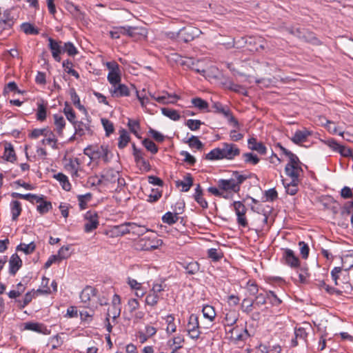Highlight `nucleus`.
I'll return each instance as SVG.
<instances>
[{
  "mask_svg": "<svg viewBox=\"0 0 353 353\" xmlns=\"http://www.w3.org/2000/svg\"><path fill=\"white\" fill-rule=\"evenodd\" d=\"M165 284L162 281L161 283H154L151 289L146 294L145 299V305L150 306L151 308H154L158 305L161 299H162V294L165 291Z\"/></svg>",
  "mask_w": 353,
  "mask_h": 353,
  "instance_id": "1",
  "label": "nucleus"
},
{
  "mask_svg": "<svg viewBox=\"0 0 353 353\" xmlns=\"http://www.w3.org/2000/svg\"><path fill=\"white\" fill-rule=\"evenodd\" d=\"M108 145H90L84 149L83 153L88 156L90 159H103L104 161H108Z\"/></svg>",
  "mask_w": 353,
  "mask_h": 353,
  "instance_id": "2",
  "label": "nucleus"
},
{
  "mask_svg": "<svg viewBox=\"0 0 353 353\" xmlns=\"http://www.w3.org/2000/svg\"><path fill=\"white\" fill-rule=\"evenodd\" d=\"M163 243L161 239L154 235L145 236L141 238L137 243V248L141 250L152 251L159 248Z\"/></svg>",
  "mask_w": 353,
  "mask_h": 353,
  "instance_id": "3",
  "label": "nucleus"
},
{
  "mask_svg": "<svg viewBox=\"0 0 353 353\" xmlns=\"http://www.w3.org/2000/svg\"><path fill=\"white\" fill-rule=\"evenodd\" d=\"M227 334H230V339L231 341L239 343V342L245 341L249 337L250 334L246 327H240L239 325L230 327V329L226 328Z\"/></svg>",
  "mask_w": 353,
  "mask_h": 353,
  "instance_id": "4",
  "label": "nucleus"
},
{
  "mask_svg": "<svg viewBox=\"0 0 353 353\" xmlns=\"http://www.w3.org/2000/svg\"><path fill=\"white\" fill-rule=\"evenodd\" d=\"M199 30L192 26L181 28L177 33L176 37L179 41L188 43L198 36Z\"/></svg>",
  "mask_w": 353,
  "mask_h": 353,
  "instance_id": "5",
  "label": "nucleus"
},
{
  "mask_svg": "<svg viewBox=\"0 0 353 353\" xmlns=\"http://www.w3.org/2000/svg\"><path fill=\"white\" fill-rule=\"evenodd\" d=\"M237 216V223L239 225L245 228L248 226V221L245 217L247 209L241 201H234L232 204Z\"/></svg>",
  "mask_w": 353,
  "mask_h": 353,
  "instance_id": "6",
  "label": "nucleus"
},
{
  "mask_svg": "<svg viewBox=\"0 0 353 353\" xmlns=\"http://www.w3.org/2000/svg\"><path fill=\"white\" fill-rule=\"evenodd\" d=\"M84 231L90 233L97 228L99 223L97 213L88 211L85 214Z\"/></svg>",
  "mask_w": 353,
  "mask_h": 353,
  "instance_id": "7",
  "label": "nucleus"
},
{
  "mask_svg": "<svg viewBox=\"0 0 353 353\" xmlns=\"http://www.w3.org/2000/svg\"><path fill=\"white\" fill-rule=\"evenodd\" d=\"M222 152L223 159L232 160L240 154V149L233 143H222Z\"/></svg>",
  "mask_w": 353,
  "mask_h": 353,
  "instance_id": "8",
  "label": "nucleus"
},
{
  "mask_svg": "<svg viewBox=\"0 0 353 353\" xmlns=\"http://www.w3.org/2000/svg\"><path fill=\"white\" fill-rule=\"evenodd\" d=\"M248 50L252 52H260L266 47V41L262 37H250L246 40Z\"/></svg>",
  "mask_w": 353,
  "mask_h": 353,
  "instance_id": "9",
  "label": "nucleus"
},
{
  "mask_svg": "<svg viewBox=\"0 0 353 353\" xmlns=\"http://www.w3.org/2000/svg\"><path fill=\"white\" fill-rule=\"evenodd\" d=\"M49 48L51 50L52 55L54 60L57 62L61 61L60 54L63 52L62 41H57L52 38L48 39Z\"/></svg>",
  "mask_w": 353,
  "mask_h": 353,
  "instance_id": "10",
  "label": "nucleus"
},
{
  "mask_svg": "<svg viewBox=\"0 0 353 353\" xmlns=\"http://www.w3.org/2000/svg\"><path fill=\"white\" fill-rule=\"evenodd\" d=\"M285 263L292 268H296L300 265L299 258L295 255L293 250L289 248L283 249V256Z\"/></svg>",
  "mask_w": 353,
  "mask_h": 353,
  "instance_id": "11",
  "label": "nucleus"
},
{
  "mask_svg": "<svg viewBox=\"0 0 353 353\" xmlns=\"http://www.w3.org/2000/svg\"><path fill=\"white\" fill-rule=\"evenodd\" d=\"M217 185L218 188L223 191H232L237 193L240 190V187L236 185L232 177L229 179H219L217 182Z\"/></svg>",
  "mask_w": 353,
  "mask_h": 353,
  "instance_id": "12",
  "label": "nucleus"
},
{
  "mask_svg": "<svg viewBox=\"0 0 353 353\" xmlns=\"http://www.w3.org/2000/svg\"><path fill=\"white\" fill-rule=\"evenodd\" d=\"M149 95L151 98L154 99L159 103L166 104V103H174L179 99V97L176 94H170L168 92L165 93V95L163 96H156L155 94H152L149 92Z\"/></svg>",
  "mask_w": 353,
  "mask_h": 353,
  "instance_id": "13",
  "label": "nucleus"
},
{
  "mask_svg": "<svg viewBox=\"0 0 353 353\" xmlns=\"http://www.w3.org/2000/svg\"><path fill=\"white\" fill-rule=\"evenodd\" d=\"M22 260L17 253L13 254L9 260V273L14 276L22 266Z\"/></svg>",
  "mask_w": 353,
  "mask_h": 353,
  "instance_id": "14",
  "label": "nucleus"
},
{
  "mask_svg": "<svg viewBox=\"0 0 353 353\" xmlns=\"http://www.w3.org/2000/svg\"><path fill=\"white\" fill-rule=\"evenodd\" d=\"M110 92L113 97H128L130 94L128 87L120 83L112 86Z\"/></svg>",
  "mask_w": 353,
  "mask_h": 353,
  "instance_id": "15",
  "label": "nucleus"
},
{
  "mask_svg": "<svg viewBox=\"0 0 353 353\" xmlns=\"http://www.w3.org/2000/svg\"><path fill=\"white\" fill-rule=\"evenodd\" d=\"M24 328L46 335L50 333V330L46 325L40 323L27 322L24 324Z\"/></svg>",
  "mask_w": 353,
  "mask_h": 353,
  "instance_id": "16",
  "label": "nucleus"
},
{
  "mask_svg": "<svg viewBox=\"0 0 353 353\" xmlns=\"http://www.w3.org/2000/svg\"><path fill=\"white\" fill-rule=\"evenodd\" d=\"M248 147L252 150H255L261 154H265L267 152V148L261 142H257L256 139L254 137L250 138L248 141Z\"/></svg>",
  "mask_w": 353,
  "mask_h": 353,
  "instance_id": "17",
  "label": "nucleus"
},
{
  "mask_svg": "<svg viewBox=\"0 0 353 353\" xmlns=\"http://www.w3.org/2000/svg\"><path fill=\"white\" fill-rule=\"evenodd\" d=\"M285 172L287 176H290L294 181L299 180L300 172H302L301 166L286 165Z\"/></svg>",
  "mask_w": 353,
  "mask_h": 353,
  "instance_id": "18",
  "label": "nucleus"
},
{
  "mask_svg": "<svg viewBox=\"0 0 353 353\" xmlns=\"http://www.w3.org/2000/svg\"><path fill=\"white\" fill-rule=\"evenodd\" d=\"M37 119L40 121L46 120L47 117V103L43 99L37 101Z\"/></svg>",
  "mask_w": 353,
  "mask_h": 353,
  "instance_id": "19",
  "label": "nucleus"
},
{
  "mask_svg": "<svg viewBox=\"0 0 353 353\" xmlns=\"http://www.w3.org/2000/svg\"><path fill=\"white\" fill-rule=\"evenodd\" d=\"M181 264L182 267L185 270L186 273L188 274H195L200 270V264L195 261H191L190 262L184 261Z\"/></svg>",
  "mask_w": 353,
  "mask_h": 353,
  "instance_id": "20",
  "label": "nucleus"
},
{
  "mask_svg": "<svg viewBox=\"0 0 353 353\" xmlns=\"http://www.w3.org/2000/svg\"><path fill=\"white\" fill-rule=\"evenodd\" d=\"M310 134V132L307 130H297L295 132L294 136L291 138V140L295 144H300L306 141L307 137Z\"/></svg>",
  "mask_w": 353,
  "mask_h": 353,
  "instance_id": "21",
  "label": "nucleus"
},
{
  "mask_svg": "<svg viewBox=\"0 0 353 353\" xmlns=\"http://www.w3.org/2000/svg\"><path fill=\"white\" fill-rule=\"evenodd\" d=\"M75 130V134L82 137L85 134L86 132L91 131L89 123H83V121H75L72 123Z\"/></svg>",
  "mask_w": 353,
  "mask_h": 353,
  "instance_id": "22",
  "label": "nucleus"
},
{
  "mask_svg": "<svg viewBox=\"0 0 353 353\" xmlns=\"http://www.w3.org/2000/svg\"><path fill=\"white\" fill-rule=\"evenodd\" d=\"M3 157L7 161L14 162L16 160V154L13 145L10 143L4 144Z\"/></svg>",
  "mask_w": 353,
  "mask_h": 353,
  "instance_id": "23",
  "label": "nucleus"
},
{
  "mask_svg": "<svg viewBox=\"0 0 353 353\" xmlns=\"http://www.w3.org/2000/svg\"><path fill=\"white\" fill-rule=\"evenodd\" d=\"M193 185V178L190 174H187L184 176L183 181H177L176 185L182 187V192H188Z\"/></svg>",
  "mask_w": 353,
  "mask_h": 353,
  "instance_id": "24",
  "label": "nucleus"
},
{
  "mask_svg": "<svg viewBox=\"0 0 353 353\" xmlns=\"http://www.w3.org/2000/svg\"><path fill=\"white\" fill-rule=\"evenodd\" d=\"M119 175V172L113 169H107L103 171V173L101 174V178L104 180V181L108 183H116V180Z\"/></svg>",
  "mask_w": 353,
  "mask_h": 353,
  "instance_id": "25",
  "label": "nucleus"
},
{
  "mask_svg": "<svg viewBox=\"0 0 353 353\" xmlns=\"http://www.w3.org/2000/svg\"><path fill=\"white\" fill-rule=\"evenodd\" d=\"M237 320V314L234 311H230L226 313L223 320L225 328L230 329V327H233Z\"/></svg>",
  "mask_w": 353,
  "mask_h": 353,
  "instance_id": "26",
  "label": "nucleus"
},
{
  "mask_svg": "<svg viewBox=\"0 0 353 353\" xmlns=\"http://www.w3.org/2000/svg\"><path fill=\"white\" fill-rule=\"evenodd\" d=\"M129 223V234H132L134 235L141 236L144 234L145 232L148 231V229L146 228L144 225H138L134 222H128Z\"/></svg>",
  "mask_w": 353,
  "mask_h": 353,
  "instance_id": "27",
  "label": "nucleus"
},
{
  "mask_svg": "<svg viewBox=\"0 0 353 353\" xmlns=\"http://www.w3.org/2000/svg\"><path fill=\"white\" fill-rule=\"evenodd\" d=\"M96 294V290L93 288L91 286H87L85 287L80 294V299L81 300V302L84 303H88L91 297L95 296Z\"/></svg>",
  "mask_w": 353,
  "mask_h": 353,
  "instance_id": "28",
  "label": "nucleus"
},
{
  "mask_svg": "<svg viewBox=\"0 0 353 353\" xmlns=\"http://www.w3.org/2000/svg\"><path fill=\"white\" fill-rule=\"evenodd\" d=\"M53 177L59 182L60 185L64 190L70 191L71 190L72 185L66 175L61 172H59L56 174H54Z\"/></svg>",
  "mask_w": 353,
  "mask_h": 353,
  "instance_id": "29",
  "label": "nucleus"
},
{
  "mask_svg": "<svg viewBox=\"0 0 353 353\" xmlns=\"http://www.w3.org/2000/svg\"><path fill=\"white\" fill-rule=\"evenodd\" d=\"M115 236H123L129 234V223L125 222L122 224L114 225L111 230Z\"/></svg>",
  "mask_w": 353,
  "mask_h": 353,
  "instance_id": "30",
  "label": "nucleus"
},
{
  "mask_svg": "<svg viewBox=\"0 0 353 353\" xmlns=\"http://www.w3.org/2000/svg\"><path fill=\"white\" fill-rule=\"evenodd\" d=\"M54 123L55 125V130L59 136L63 135V130L65 125V121L61 115H54Z\"/></svg>",
  "mask_w": 353,
  "mask_h": 353,
  "instance_id": "31",
  "label": "nucleus"
},
{
  "mask_svg": "<svg viewBox=\"0 0 353 353\" xmlns=\"http://www.w3.org/2000/svg\"><path fill=\"white\" fill-rule=\"evenodd\" d=\"M212 108L214 113L223 114L225 117L229 115L230 111V108L227 105H223L220 102H213Z\"/></svg>",
  "mask_w": 353,
  "mask_h": 353,
  "instance_id": "32",
  "label": "nucleus"
},
{
  "mask_svg": "<svg viewBox=\"0 0 353 353\" xmlns=\"http://www.w3.org/2000/svg\"><path fill=\"white\" fill-rule=\"evenodd\" d=\"M192 103L194 107L197 108L199 110L201 111H205L207 112H210L211 110H208V103L203 100L200 97L193 98L191 100Z\"/></svg>",
  "mask_w": 353,
  "mask_h": 353,
  "instance_id": "33",
  "label": "nucleus"
},
{
  "mask_svg": "<svg viewBox=\"0 0 353 353\" xmlns=\"http://www.w3.org/2000/svg\"><path fill=\"white\" fill-rule=\"evenodd\" d=\"M130 140V138L128 132L124 129L121 130L119 131L118 147L120 149H123L125 147H126Z\"/></svg>",
  "mask_w": 353,
  "mask_h": 353,
  "instance_id": "34",
  "label": "nucleus"
},
{
  "mask_svg": "<svg viewBox=\"0 0 353 353\" xmlns=\"http://www.w3.org/2000/svg\"><path fill=\"white\" fill-rule=\"evenodd\" d=\"M36 249V245L34 243L30 242L28 244L21 243L16 248L17 251H21L24 252L26 254H30L34 252Z\"/></svg>",
  "mask_w": 353,
  "mask_h": 353,
  "instance_id": "35",
  "label": "nucleus"
},
{
  "mask_svg": "<svg viewBox=\"0 0 353 353\" xmlns=\"http://www.w3.org/2000/svg\"><path fill=\"white\" fill-rule=\"evenodd\" d=\"M202 313L203 317L208 319L212 323L216 317V312L214 307L206 305L203 307Z\"/></svg>",
  "mask_w": 353,
  "mask_h": 353,
  "instance_id": "36",
  "label": "nucleus"
},
{
  "mask_svg": "<svg viewBox=\"0 0 353 353\" xmlns=\"http://www.w3.org/2000/svg\"><path fill=\"white\" fill-rule=\"evenodd\" d=\"M12 219L16 221L21 213L22 208L21 203L18 201L11 202Z\"/></svg>",
  "mask_w": 353,
  "mask_h": 353,
  "instance_id": "37",
  "label": "nucleus"
},
{
  "mask_svg": "<svg viewBox=\"0 0 353 353\" xmlns=\"http://www.w3.org/2000/svg\"><path fill=\"white\" fill-rule=\"evenodd\" d=\"M161 112L164 116L170 118L173 121H179L181 118V115L178 111L174 109L163 108H161Z\"/></svg>",
  "mask_w": 353,
  "mask_h": 353,
  "instance_id": "38",
  "label": "nucleus"
},
{
  "mask_svg": "<svg viewBox=\"0 0 353 353\" xmlns=\"http://www.w3.org/2000/svg\"><path fill=\"white\" fill-rule=\"evenodd\" d=\"M222 149L216 148L211 150L209 153L205 155V159L210 161L223 159Z\"/></svg>",
  "mask_w": 353,
  "mask_h": 353,
  "instance_id": "39",
  "label": "nucleus"
},
{
  "mask_svg": "<svg viewBox=\"0 0 353 353\" xmlns=\"http://www.w3.org/2000/svg\"><path fill=\"white\" fill-rule=\"evenodd\" d=\"M62 66L68 74L74 77L77 79L80 78L79 74L75 70L72 69V63L69 59L63 61Z\"/></svg>",
  "mask_w": 353,
  "mask_h": 353,
  "instance_id": "40",
  "label": "nucleus"
},
{
  "mask_svg": "<svg viewBox=\"0 0 353 353\" xmlns=\"http://www.w3.org/2000/svg\"><path fill=\"white\" fill-rule=\"evenodd\" d=\"M80 165V161L78 158H70L68 163L65 164V168L67 170L71 172H77Z\"/></svg>",
  "mask_w": 353,
  "mask_h": 353,
  "instance_id": "41",
  "label": "nucleus"
},
{
  "mask_svg": "<svg viewBox=\"0 0 353 353\" xmlns=\"http://www.w3.org/2000/svg\"><path fill=\"white\" fill-rule=\"evenodd\" d=\"M242 157L244 160V162L247 164L256 165L260 161L257 155L252 152L243 153Z\"/></svg>",
  "mask_w": 353,
  "mask_h": 353,
  "instance_id": "42",
  "label": "nucleus"
},
{
  "mask_svg": "<svg viewBox=\"0 0 353 353\" xmlns=\"http://www.w3.org/2000/svg\"><path fill=\"white\" fill-rule=\"evenodd\" d=\"M179 216L174 212H168L162 216V221L168 225H172L176 223Z\"/></svg>",
  "mask_w": 353,
  "mask_h": 353,
  "instance_id": "43",
  "label": "nucleus"
},
{
  "mask_svg": "<svg viewBox=\"0 0 353 353\" xmlns=\"http://www.w3.org/2000/svg\"><path fill=\"white\" fill-rule=\"evenodd\" d=\"M63 112L67 119L72 123L75 122L76 114L72 108L67 103H65Z\"/></svg>",
  "mask_w": 353,
  "mask_h": 353,
  "instance_id": "44",
  "label": "nucleus"
},
{
  "mask_svg": "<svg viewBox=\"0 0 353 353\" xmlns=\"http://www.w3.org/2000/svg\"><path fill=\"white\" fill-rule=\"evenodd\" d=\"M63 52H66L69 56L74 57L78 54V50L72 42H66L63 46Z\"/></svg>",
  "mask_w": 353,
  "mask_h": 353,
  "instance_id": "45",
  "label": "nucleus"
},
{
  "mask_svg": "<svg viewBox=\"0 0 353 353\" xmlns=\"http://www.w3.org/2000/svg\"><path fill=\"white\" fill-rule=\"evenodd\" d=\"M52 208V205L50 201L42 200L37 205V210L41 214H44L48 212Z\"/></svg>",
  "mask_w": 353,
  "mask_h": 353,
  "instance_id": "46",
  "label": "nucleus"
},
{
  "mask_svg": "<svg viewBox=\"0 0 353 353\" xmlns=\"http://www.w3.org/2000/svg\"><path fill=\"white\" fill-rule=\"evenodd\" d=\"M108 80L112 85V87L120 83L121 80L120 70L116 72H109L108 74Z\"/></svg>",
  "mask_w": 353,
  "mask_h": 353,
  "instance_id": "47",
  "label": "nucleus"
},
{
  "mask_svg": "<svg viewBox=\"0 0 353 353\" xmlns=\"http://www.w3.org/2000/svg\"><path fill=\"white\" fill-rule=\"evenodd\" d=\"M50 279L46 276H43L41 280L42 289L39 288L36 290L39 294H51L50 288L48 287Z\"/></svg>",
  "mask_w": 353,
  "mask_h": 353,
  "instance_id": "48",
  "label": "nucleus"
},
{
  "mask_svg": "<svg viewBox=\"0 0 353 353\" xmlns=\"http://www.w3.org/2000/svg\"><path fill=\"white\" fill-rule=\"evenodd\" d=\"M208 256L214 261H219L223 258V254L221 250L210 248L208 250Z\"/></svg>",
  "mask_w": 353,
  "mask_h": 353,
  "instance_id": "49",
  "label": "nucleus"
},
{
  "mask_svg": "<svg viewBox=\"0 0 353 353\" xmlns=\"http://www.w3.org/2000/svg\"><path fill=\"white\" fill-rule=\"evenodd\" d=\"M196 329H200L199 318H198L197 315H196L194 314H192L190 316L189 319H188L187 330H196Z\"/></svg>",
  "mask_w": 353,
  "mask_h": 353,
  "instance_id": "50",
  "label": "nucleus"
},
{
  "mask_svg": "<svg viewBox=\"0 0 353 353\" xmlns=\"http://www.w3.org/2000/svg\"><path fill=\"white\" fill-rule=\"evenodd\" d=\"M165 321L168 324L166 327V332L168 334H172L173 332H175L176 330V326L174 324V316L172 314H168L165 317Z\"/></svg>",
  "mask_w": 353,
  "mask_h": 353,
  "instance_id": "51",
  "label": "nucleus"
},
{
  "mask_svg": "<svg viewBox=\"0 0 353 353\" xmlns=\"http://www.w3.org/2000/svg\"><path fill=\"white\" fill-rule=\"evenodd\" d=\"M185 143H188L189 146L192 148H196L197 150H201L203 147V143L198 139V137L192 135V137Z\"/></svg>",
  "mask_w": 353,
  "mask_h": 353,
  "instance_id": "52",
  "label": "nucleus"
},
{
  "mask_svg": "<svg viewBox=\"0 0 353 353\" xmlns=\"http://www.w3.org/2000/svg\"><path fill=\"white\" fill-rule=\"evenodd\" d=\"M303 39L302 40L312 43H316L318 42L317 38L315 37L314 34L307 30L303 28Z\"/></svg>",
  "mask_w": 353,
  "mask_h": 353,
  "instance_id": "53",
  "label": "nucleus"
},
{
  "mask_svg": "<svg viewBox=\"0 0 353 353\" xmlns=\"http://www.w3.org/2000/svg\"><path fill=\"white\" fill-rule=\"evenodd\" d=\"M21 30L28 34L37 35L39 33V30L29 23H23L21 26Z\"/></svg>",
  "mask_w": 353,
  "mask_h": 353,
  "instance_id": "54",
  "label": "nucleus"
},
{
  "mask_svg": "<svg viewBox=\"0 0 353 353\" xmlns=\"http://www.w3.org/2000/svg\"><path fill=\"white\" fill-rule=\"evenodd\" d=\"M203 124V122L199 119H188L185 122V125L192 131L198 130Z\"/></svg>",
  "mask_w": 353,
  "mask_h": 353,
  "instance_id": "55",
  "label": "nucleus"
},
{
  "mask_svg": "<svg viewBox=\"0 0 353 353\" xmlns=\"http://www.w3.org/2000/svg\"><path fill=\"white\" fill-rule=\"evenodd\" d=\"M299 182V180H297V181H294V180H292L290 183L287 185L284 184L286 192L290 195H295L298 192Z\"/></svg>",
  "mask_w": 353,
  "mask_h": 353,
  "instance_id": "56",
  "label": "nucleus"
},
{
  "mask_svg": "<svg viewBox=\"0 0 353 353\" xmlns=\"http://www.w3.org/2000/svg\"><path fill=\"white\" fill-rule=\"evenodd\" d=\"M70 99H71L73 104L77 108H78L79 110L84 109L83 105H82L81 104L80 99H79L78 94H77L74 88L70 89Z\"/></svg>",
  "mask_w": 353,
  "mask_h": 353,
  "instance_id": "57",
  "label": "nucleus"
},
{
  "mask_svg": "<svg viewBox=\"0 0 353 353\" xmlns=\"http://www.w3.org/2000/svg\"><path fill=\"white\" fill-rule=\"evenodd\" d=\"M143 145L144 147L152 154H156L158 152V147L157 145L150 139H145L143 141Z\"/></svg>",
  "mask_w": 353,
  "mask_h": 353,
  "instance_id": "58",
  "label": "nucleus"
},
{
  "mask_svg": "<svg viewBox=\"0 0 353 353\" xmlns=\"http://www.w3.org/2000/svg\"><path fill=\"white\" fill-rule=\"evenodd\" d=\"M268 299V292L265 294L260 293L257 294L255 299L253 301L254 303V307H260L265 305Z\"/></svg>",
  "mask_w": 353,
  "mask_h": 353,
  "instance_id": "59",
  "label": "nucleus"
},
{
  "mask_svg": "<svg viewBox=\"0 0 353 353\" xmlns=\"http://www.w3.org/2000/svg\"><path fill=\"white\" fill-rule=\"evenodd\" d=\"M254 307V303L253 301H250L248 299H244L241 303V309L243 312L249 314L252 311Z\"/></svg>",
  "mask_w": 353,
  "mask_h": 353,
  "instance_id": "60",
  "label": "nucleus"
},
{
  "mask_svg": "<svg viewBox=\"0 0 353 353\" xmlns=\"http://www.w3.org/2000/svg\"><path fill=\"white\" fill-rule=\"evenodd\" d=\"M101 123L104 128V130H105L106 136H110V134H112L114 130L113 123L105 118L101 119Z\"/></svg>",
  "mask_w": 353,
  "mask_h": 353,
  "instance_id": "61",
  "label": "nucleus"
},
{
  "mask_svg": "<svg viewBox=\"0 0 353 353\" xmlns=\"http://www.w3.org/2000/svg\"><path fill=\"white\" fill-rule=\"evenodd\" d=\"M77 198L80 208L83 210L86 208L87 202L91 199L92 194L90 193H87L85 194L79 195Z\"/></svg>",
  "mask_w": 353,
  "mask_h": 353,
  "instance_id": "62",
  "label": "nucleus"
},
{
  "mask_svg": "<svg viewBox=\"0 0 353 353\" xmlns=\"http://www.w3.org/2000/svg\"><path fill=\"white\" fill-rule=\"evenodd\" d=\"M128 126L132 133L139 138L138 130L140 128L139 123L137 121L129 119Z\"/></svg>",
  "mask_w": 353,
  "mask_h": 353,
  "instance_id": "63",
  "label": "nucleus"
},
{
  "mask_svg": "<svg viewBox=\"0 0 353 353\" xmlns=\"http://www.w3.org/2000/svg\"><path fill=\"white\" fill-rule=\"evenodd\" d=\"M268 299H269L270 303L272 305L275 306H278L282 303V301L276 296L274 292L271 290L268 291Z\"/></svg>",
  "mask_w": 353,
  "mask_h": 353,
  "instance_id": "64",
  "label": "nucleus"
}]
</instances>
